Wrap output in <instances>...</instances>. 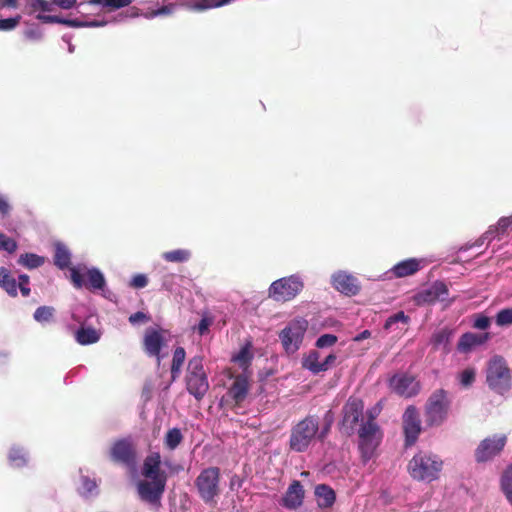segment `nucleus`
I'll return each mask as SVG.
<instances>
[{"label": "nucleus", "instance_id": "nucleus-1", "mask_svg": "<svg viewBox=\"0 0 512 512\" xmlns=\"http://www.w3.org/2000/svg\"><path fill=\"white\" fill-rule=\"evenodd\" d=\"M319 430V418L316 415H307L292 426L289 436V449L296 453L308 450L311 444L317 440Z\"/></svg>", "mask_w": 512, "mask_h": 512}, {"label": "nucleus", "instance_id": "nucleus-2", "mask_svg": "<svg viewBox=\"0 0 512 512\" xmlns=\"http://www.w3.org/2000/svg\"><path fill=\"white\" fill-rule=\"evenodd\" d=\"M443 468V461L434 454L420 451L409 461L407 469L410 476L417 481L432 482L438 479Z\"/></svg>", "mask_w": 512, "mask_h": 512}, {"label": "nucleus", "instance_id": "nucleus-3", "mask_svg": "<svg viewBox=\"0 0 512 512\" xmlns=\"http://www.w3.org/2000/svg\"><path fill=\"white\" fill-rule=\"evenodd\" d=\"M198 497L207 505H216L221 495L220 468L210 466L200 471L194 481Z\"/></svg>", "mask_w": 512, "mask_h": 512}, {"label": "nucleus", "instance_id": "nucleus-4", "mask_svg": "<svg viewBox=\"0 0 512 512\" xmlns=\"http://www.w3.org/2000/svg\"><path fill=\"white\" fill-rule=\"evenodd\" d=\"M451 400L445 389L435 390L427 399L424 407L425 424L428 427H439L448 418Z\"/></svg>", "mask_w": 512, "mask_h": 512}, {"label": "nucleus", "instance_id": "nucleus-5", "mask_svg": "<svg viewBox=\"0 0 512 512\" xmlns=\"http://www.w3.org/2000/svg\"><path fill=\"white\" fill-rule=\"evenodd\" d=\"M186 389L197 401H201L209 390L207 373L204 370L203 357H192L185 374Z\"/></svg>", "mask_w": 512, "mask_h": 512}, {"label": "nucleus", "instance_id": "nucleus-6", "mask_svg": "<svg viewBox=\"0 0 512 512\" xmlns=\"http://www.w3.org/2000/svg\"><path fill=\"white\" fill-rule=\"evenodd\" d=\"M358 431V448L364 462L369 461L382 440V432L375 418L370 414Z\"/></svg>", "mask_w": 512, "mask_h": 512}, {"label": "nucleus", "instance_id": "nucleus-7", "mask_svg": "<svg viewBox=\"0 0 512 512\" xmlns=\"http://www.w3.org/2000/svg\"><path fill=\"white\" fill-rule=\"evenodd\" d=\"M486 382L491 390L500 395L511 389V373L503 357L495 356L489 361Z\"/></svg>", "mask_w": 512, "mask_h": 512}, {"label": "nucleus", "instance_id": "nucleus-8", "mask_svg": "<svg viewBox=\"0 0 512 512\" xmlns=\"http://www.w3.org/2000/svg\"><path fill=\"white\" fill-rule=\"evenodd\" d=\"M304 288V283L299 276L290 275L271 283L268 296L276 302H288L293 300Z\"/></svg>", "mask_w": 512, "mask_h": 512}, {"label": "nucleus", "instance_id": "nucleus-9", "mask_svg": "<svg viewBox=\"0 0 512 512\" xmlns=\"http://www.w3.org/2000/svg\"><path fill=\"white\" fill-rule=\"evenodd\" d=\"M364 403L357 397H349L342 408V420L340 422V430L350 436L364 422Z\"/></svg>", "mask_w": 512, "mask_h": 512}, {"label": "nucleus", "instance_id": "nucleus-10", "mask_svg": "<svg viewBox=\"0 0 512 512\" xmlns=\"http://www.w3.org/2000/svg\"><path fill=\"white\" fill-rule=\"evenodd\" d=\"M506 434H494L480 441L474 451L477 463H486L500 456L507 444Z\"/></svg>", "mask_w": 512, "mask_h": 512}, {"label": "nucleus", "instance_id": "nucleus-11", "mask_svg": "<svg viewBox=\"0 0 512 512\" xmlns=\"http://www.w3.org/2000/svg\"><path fill=\"white\" fill-rule=\"evenodd\" d=\"M307 329L306 320H294L290 322L279 334L282 346L289 354L295 353L303 341Z\"/></svg>", "mask_w": 512, "mask_h": 512}, {"label": "nucleus", "instance_id": "nucleus-12", "mask_svg": "<svg viewBox=\"0 0 512 512\" xmlns=\"http://www.w3.org/2000/svg\"><path fill=\"white\" fill-rule=\"evenodd\" d=\"M70 279L73 286L77 289L85 286L89 290H102L106 281L104 275L97 268H91L82 274L77 268H70Z\"/></svg>", "mask_w": 512, "mask_h": 512}, {"label": "nucleus", "instance_id": "nucleus-13", "mask_svg": "<svg viewBox=\"0 0 512 512\" xmlns=\"http://www.w3.org/2000/svg\"><path fill=\"white\" fill-rule=\"evenodd\" d=\"M389 387L395 394L404 398L416 396L420 391V383L409 373H397L389 379Z\"/></svg>", "mask_w": 512, "mask_h": 512}, {"label": "nucleus", "instance_id": "nucleus-14", "mask_svg": "<svg viewBox=\"0 0 512 512\" xmlns=\"http://www.w3.org/2000/svg\"><path fill=\"white\" fill-rule=\"evenodd\" d=\"M149 479L150 480H143L138 483V494L141 500L145 502L150 504H159L165 491L167 476Z\"/></svg>", "mask_w": 512, "mask_h": 512}, {"label": "nucleus", "instance_id": "nucleus-15", "mask_svg": "<svg viewBox=\"0 0 512 512\" xmlns=\"http://www.w3.org/2000/svg\"><path fill=\"white\" fill-rule=\"evenodd\" d=\"M403 432L405 436V446H413L422 431L421 420L417 408L410 405L403 414Z\"/></svg>", "mask_w": 512, "mask_h": 512}, {"label": "nucleus", "instance_id": "nucleus-16", "mask_svg": "<svg viewBox=\"0 0 512 512\" xmlns=\"http://www.w3.org/2000/svg\"><path fill=\"white\" fill-rule=\"evenodd\" d=\"M448 294V286L443 281L437 280L428 288L419 291L414 299L418 305H432L437 301H444Z\"/></svg>", "mask_w": 512, "mask_h": 512}, {"label": "nucleus", "instance_id": "nucleus-17", "mask_svg": "<svg viewBox=\"0 0 512 512\" xmlns=\"http://www.w3.org/2000/svg\"><path fill=\"white\" fill-rule=\"evenodd\" d=\"M332 285L338 292L346 296H355L361 289L357 278L343 271L333 274Z\"/></svg>", "mask_w": 512, "mask_h": 512}, {"label": "nucleus", "instance_id": "nucleus-18", "mask_svg": "<svg viewBox=\"0 0 512 512\" xmlns=\"http://www.w3.org/2000/svg\"><path fill=\"white\" fill-rule=\"evenodd\" d=\"M165 345L163 330L148 328L143 338V349L150 357H156L160 361V352Z\"/></svg>", "mask_w": 512, "mask_h": 512}, {"label": "nucleus", "instance_id": "nucleus-19", "mask_svg": "<svg viewBox=\"0 0 512 512\" xmlns=\"http://www.w3.org/2000/svg\"><path fill=\"white\" fill-rule=\"evenodd\" d=\"M114 462L132 465L135 461V450L130 441L121 439L116 441L110 450Z\"/></svg>", "mask_w": 512, "mask_h": 512}, {"label": "nucleus", "instance_id": "nucleus-20", "mask_svg": "<svg viewBox=\"0 0 512 512\" xmlns=\"http://www.w3.org/2000/svg\"><path fill=\"white\" fill-rule=\"evenodd\" d=\"M304 488L300 481L293 480L285 492L281 504L287 509L295 510L303 504Z\"/></svg>", "mask_w": 512, "mask_h": 512}, {"label": "nucleus", "instance_id": "nucleus-21", "mask_svg": "<svg viewBox=\"0 0 512 512\" xmlns=\"http://www.w3.org/2000/svg\"><path fill=\"white\" fill-rule=\"evenodd\" d=\"M37 19L40 20L43 23H59L64 24L69 27H99L104 26L106 22H100V21H81L79 19H65L61 18L56 15H44V14H38Z\"/></svg>", "mask_w": 512, "mask_h": 512}, {"label": "nucleus", "instance_id": "nucleus-22", "mask_svg": "<svg viewBox=\"0 0 512 512\" xmlns=\"http://www.w3.org/2000/svg\"><path fill=\"white\" fill-rule=\"evenodd\" d=\"M249 391V382L246 376L237 375L231 387L228 389L227 395L235 402L236 405H240L247 397Z\"/></svg>", "mask_w": 512, "mask_h": 512}, {"label": "nucleus", "instance_id": "nucleus-23", "mask_svg": "<svg viewBox=\"0 0 512 512\" xmlns=\"http://www.w3.org/2000/svg\"><path fill=\"white\" fill-rule=\"evenodd\" d=\"M489 337V333H464L457 343V349L462 353L470 352L474 347L484 344Z\"/></svg>", "mask_w": 512, "mask_h": 512}, {"label": "nucleus", "instance_id": "nucleus-24", "mask_svg": "<svg viewBox=\"0 0 512 512\" xmlns=\"http://www.w3.org/2000/svg\"><path fill=\"white\" fill-rule=\"evenodd\" d=\"M161 455L159 452L149 454L143 463L142 474L146 478H161L167 476L164 471H160Z\"/></svg>", "mask_w": 512, "mask_h": 512}, {"label": "nucleus", "instance_id": "nucleus-25", "mask_svg": "<svg viewBox=\"0 0 512 512\" xmlns=\"http://www.w3.org/2000/svg\"><path fill=\"white\" fill-rule=\"evenodd\" d=\"M420 261L414 258L403 260L392 268V273L397 278L407 277L420 270Z\"/></svg>", "mask_w": 512, "mask_h": 512}, {"label": "nucleus", "instance_id": "nucleus-26", "mask_svg": "<svg viewBox=\"0 0 512 512\" xmlns=\"http://www.w3.org/2000/svg\"><path fill=\"white\" fill-rule=\"evenodd\" d=\"M452 334L453 331L448 327L436 330L430 338V343L433 349L438 350L442 348L445 351V353H448L450 351L449 344L451 341Z\"/></svg>", "mask_w": 512, "mask_h": 512}, {"label": "nucleus", "instance_id": "nucleus-27", "mask_svg": "<svg viewBox=\"0 0 512 512\" xmlns=\"http://www.w3.org/2000/svg\"><path fill=\"white\" fill-rule=\"evenodd\" d=\"M315 495L317 497V503L320 508H330L333 506L336 500V494L334 490L326 484L317 485L315 488Z\"/></svg>", "mask_w": 512, "mask_h": 512}, {"label": "nucleus", "instance_id": "nucleus-28", "mask_svg": "<svg viewBox=\"0 0 512 512\" xmlns=\"http://www.w3.org/2000/svg\"><path fill=\"white\" fill-rule=\"evenodd\" d=\"M0 287L11 297L18 295L17 281L5 267H0Z\"/></svg>", "mask_w": 512, "mask_h": 512}, {"label": "nucleus", "instance_id": "nucleus-29", "mask_svg": "<svg viewBox=\"0 0 512 512\" xmlns=\"http://www.w3.org/2000/svg\"><path fill=\"white\" fill-rule=\"evenodd\" d=\"M75 339L80 345H90L99 341L100 334L93 327L81 326L75 333Z\"/></svg>", "mask_w": 512, "mask_h": 512}, {"label": "nucleus", "instance_id": "nucleus-30", "mask_svg": "<svg viewBox=\"0 0 512 512\" xmlns=\"http://www.w3.org/2000/svg\"><path fill=\"white\" fill-rule=\"evenodd\" d=\"M186 359V351L183 347H176L173 351L171 363V378L175 381L181 374L182 366Z\"/></svg>", "mask_w": 512, "mask_h": 512}, {"label": "nucleus", "instance_id": "nucleus-31", "mask_svg": "<svg viewBox=\"0 0 512 512\" xmlns=\"http://www.w3.org/2000/svg\"><path fill=\"white\" fill-rule=\"evenodd\" d=\"M71 263V254L65 245L57 243L55 245L54 264L60 268H68Z\"/></svg>", "mask_w": 512, "mask_h": 512}, {"label": "nucleus", "instance_id": "nucleus-32", "mask_svg": "<svg viewBox=\"0 0 512 512\" xmlns=\"http://www.w3.org/2000/svg\"><path fill=\"white\" fill-rule=\"evenodd\" d=\"M132 1L133 0H89L88 3L91 5H99L102 9L111 12L129 6Z\"/></svg>", "mask_w": 512, "mask_h": 512}, {"label": "nucleus", "instance_id": "nucleus-33", "mask_svg": "<svg viewBox=\"0 0 512 512\" xmlns=\"http://www.w3.org/2000/svg\"><path fill=\"white\" fill-rule=\"evenodd\" d=\"M321 363L322 361H320V353L317 350H312L303 359L302 366L312 373L318 374L321 372Z\"/></svg>", "mask_w": 512, "mask_h": 512}, {"label": "nucleus", "instance_id": "nucleus-34", "mask_svg": "<svg viewBox=\"0 0 512 512\" xmlns=\"http://www.w3.org/2000/svg\"><path fill=\"white\" fill-rule=\"evenodd\" d=\"M191 252L187 249H176L172 251H167L162 254V258L166 262L172 263H183L190 259Z\"/></svg>", "mask_w": 512, "mask_h": 512}, {"label": "nucleus", "instance_id": "nucleus-35", "mask_svg": "<svg viewBox=\"0 0 512 512\" xmlns=\"http://www.w3.org/2000/svg\"><path fill=\"white\" fill-rule=\"evenodd\" d=\"M183 441V435L179 428L169 429L164 438V444L169 450H175Z\"/></svg>", "mask_w": 512, "mask_h": 512}, {"label": "nucleus", "instance_id": "nucleus-36", "mask_svg": "<svg viewBox=\"0 0 512 512\" xmlns=\"http://www.w3.org/2000/svg\"><path fill=\"white\" fill-rule=\"evenodd\" d=\"M18 263L26 268L34 269L44 264V258L34 253H25L20 255Z\"/></svg>", "mask_w": 512, "mask_h": 512}, {"label": "nucleus", "instance_id": "nucleus-37", "mask_svg": "<svg viewBox=\"0 0 512 512\" xmlns=\"http://www.w3.org/2000/svg\"><path fill=\"white\" fill-rule=\"evenodd\" d=\"M501 489L512 504V464L507 466L501 476Z\"/></svg>", "mask_w": 512, "mask_h": 512}, {"label": "nucleus", "instance_id": "nucleus-38", "mask_svg": "<svg viewBox=\"0 0 512 512\" xmlns=\"http://www.w3.org/2000/svg\"><path fill=\"white\" fill-rule=\"evenodd\" d=\"M8 459L10 464L14 467H23L28 461L25 451L19 447H12L10 449Z\"/></svg>", "mask_w": 512, "mask_h": 512}, {"label": "nucleus", "instance_id": "nucleus-39", "mask_svg": "<svg viewBox=\"0 0 512 512\" xmlns=\"http://www.w3.org/2000/svg\"><path fill=\"white\" fill-rule=\"evenodd\" d=\"M26 9L29 14L50 12L53 10L52 3L47 0H27Z\"/></svg>", "mask_w": 512, "mask_h": 512}, {"label": "nucleus", "instance_id": "nucleus-40", "mask_svg": "<svg viewBox=\"0 0 512 512\" xmlns=\"http://www.w3.org/2000/svg\"><path fill=\"white\" fill-rule=\"evenodd\" d=\"M55 309L52 306H40L34 312V319L37 322H51L54 319Z\"/></svg>", "mask_w": 512, "mask_h": 512}, {"label": "nucleus", "instance_id": "nucleus-41", "mask_svg": "<svg viewBox=\"0 0 512 512\" xmlns=\"http://www.w3.org/2000/svg\"><path fill=\"white\" fill-rule=\"evenodd\" d=\"M409 320L410 318L408 315H406L403 311H399L387 318L384 324V329L391 330L393 329V326L399 322L404 325H408Z\"/></svg>", "mask_w": 512, "mask_h": 512}, {"label": "nucleus", "instance_id": "nucleus-42", "mask_svg": "<svg viewBox=\"0 0 512 512\" xmlns=\"http://www.w3.org/2000/svg\"><path fill=\"white\" fill-rule=\"evenodd\" d=\"M495 322L498 326L512 325V308H505L500 310L496 314Z\"/></svg>", "mask_w": 512, "mask_h": 512}, {"label": "nucleus", "instance_id": "nucleus-43", "mask_svg": "<svg viewBox=\"0 0 512 512\" xmlns=\"http://www.w3.org/2000/svg\"><path fill=\"white\" fill-rule=\"evenodd\" d=\"M510 228H512V216L500 218L496 224L498 240H501L502 237L508 233Z\"/></svg>", "mask_w": 512, "mask_h": 512}, {"label": "nucleus", "instance_id": "nucleus-44", "mask_svg": "<svg viewBox=\"0 0 512 512\" xmlns=\"http://www.w3.org/2000/svg\"><path fill=\"white\" fill-rule=\"evenodd\" d=\"M175 8H176V4L169 3L167 5L161 6L158 9H154V10H151V11L147 12L146 17L147 18H154V17H157V16L170 15V14H172L175 11Z\"/></svg>", "mask_w": 512, "mask_h": 512}, {"label": "nucleus", "instance_id": "nucleus-45", "mask_svg": "<svg viewBox=\"0 0 512 512\" xmlns=\"http://www.w3.org/2000/svg\"><path fill=\"white\" fill-rule=\"evenodd\" d=\"M475 377H476L475 369L474 368H466L459 374L460 384L463 387H469L474 383Z\"/></svg>", "mask_w": 512, "mask_h": 512}, {"label": "nucleus", "instance_id": "nucleus-46", "mask_svg": "<svg viewBox=\"0 0 512 512\" xmlns=\"http://www.w3.org/2000/svg\"><path fill=\"white\" fill-rule=\"evenodd\" d=\"M0 250L14 253L17 250V242L4 233H0Z\"/></svg>", "mask_w": 512, "mask_h": 512}, {"label": "nucleus", "instance_id": "nucleus-47", "mask_svg": "<svg viewBox=\"0 0 512 512\" xmlns=\"http://www.w3.org/2000/svg\"><path fill=\"white\" fill-rule=\"evenodd\" d=\"M214 319L208 314H203L199 324L194 328L200 336L209 332V327L213 324Z\"/></svg>", "mask_w": 512, "mask_h": 512}, {"label": "nucleus", "instance_id": "nucleus-48", "mask_svg": "<svg viewBox=\"0 0 512 512\" xmlns=\"http://www.w3.org/2000/svg\"><path fill=\"white\" fill-rule=\"evenodd\" d=\"M338 338L334 334H323L316 341L317 348L331 347L337 342Z\"/></svg>", "mask_w": 512, "mask_h": 512}, {"label": "nucleus", "instance_id": "nucleus-49", "mask_svg": "<svg viewBox=\"0 0 512 512\" xmlns=\"http://www.w3.org/2000/svg\"><path fill=\"white\" fill-rule=\"evenodd\" d=\"M21 20V16L17 15L16 17H10L6 19H0V30L1 31H10L14 29Z\"/></svg>", "mask_w": 512, "mask_h": 512}, {"label": "nucleus", "instance_id": "nucleus-50", "mask_svg": "<svg viewBox=\"0 0 512 512\" xmlns=\"http://www.w3.org/2000/svg\"><path fill=\"white\" fill-rule=\"evenodd\" d=\"M148 278L145 274H136L130 282V286L135 289H141L147 286Z\"/></svg>", "mask_w": 512, "mask_h": 512}, {"label": "nucleus", "instance_id": "nucleus-51", "mask_svg": "<svg viewBox=\"0 0 512 512\" xmlns=\"http://www.w3.org/2000/svg\"><path fill=\"white\" fill-rule=\"evenodd\" d=\"M252 359V356L248 348L244 347L240 350L237 356L234 358L235 361L239 362L241 366H247Z\"/></svg>", "mask_w": 512, "mask_h": 512}, {"label": "nucleus", "instance_id": "nucleus-52", "mask_svg": "<svg viewBox=\"0 0 512 512\" xmlns=\"http://www.w3.org/2000/svg\"><path fill=\"white\" fill-rule=\"evenodd\" d=\"M490 326V319L487 316L479 315L475 319L474 327L477 329L485 330Z\"/></svg>", "mask_w": 512, "mask_h": 512}, {"label": "nucleus", "instance_id": "nucleus-53", "mask_svg": "<svg viewBox=\"0 0 512 512\" xmlns=\"http://www.w3.org/2000/svg\"><path fill=\"white\" fill-rule=\"evenodd\" d=\"M493 238H498V230H496V225L489 227V229L479 239V244H482L485 240L491 241Z\"/></svg>", "mask_w": 512, "mask_h": 512}, {"label": "nucleus", "instance_id": "nucleus-54", "mask_svg": "<svg viewBox=\"0 0 512 512\" xmlns=\"http://www.w3.org/2000/svg\"><path fill=\"white\" fill-rule=\"evenodd\" d=\"M336 361V355L334 353H330L325 357V359L321 363V372L327 371L331 368Z\"/></svg>", "mask_w": 512, "mask_h": 512}, {"label": "nucleus", "instance_id": "nucleus-55", "mask_svg": "<svg viewBox=\"0 0 512 512\" xmlns=\"http://www.w3.org/2000/svg\"><path fill=\"white\" fill-rule=\"evenodd\" d=\"M148 320H149V317L141 311H138V312L130 315V317H129V322L131 324H137L139 322H147Z\"/></svg>", "mask_w": 512, "mask_h": 512}, {"label": "nucleus", "instance_id": "nucleus-56", "mask_svg": "<svg viewBox=\"0 0 512 512\" xmlns=\"http://www.w3.org/2000/svg\"><path fill=\"white\" fill-rule=\"evenodd\" d=\"M77 0H53L52 5L55 4L61 9H71L75 6Z\"/></svg>", "mask_w": 512, "mask_h": 512}, {"label": "nucleus", "instance_id": "nucleus-57", "mask_svg": "<svg viewBox=\"0 0 512 512\" xmlns=\"http://www.w3.org/2000/svg\"><path fill=\"white\" fill-rule=\"evenodd\" d=\"M330 423H324L322 427L319 426L317 440L324 441L330 432Z\"/></svg>", "mask_w": 512, "mask_h": 512}, {"label": "nucleus", "instance_id": "nucleus-58", "mask_svg": "<svg viewBox=\"0 0 512 512\" xmlns=\"http://www.w3.org/2000/svg\"><path fill=\"white\" fill-rule=\"evenodd\" d=\"M10 212V205L8 201L0 195V214L2 216L8 215Z\"/></svg>", "mask_w": 512, "mask_h": 512}, {"label": "nucleus", "instance_id": "nucleus-59", "mask_svg": "<svg viewBox=\"0 0 512 512\" xmlns=\"http://www.w3.org/2000/svg\"><path fill=\"white\" fill-rule=\"evenodd\" d=\"M83 486L87 492H92L96 488V482L85 477L83 478Z\"/></svg>", "mask_w": 512, "mask_h": 512}, {"label": "nucleus", "instance_id": "nucleus-60", "mask_svg": "<svg viewBox=\"0 0 512 512\" xmlns=\"http://www.w3.org/2000/svg\"><path fill=\"white\" fill-rule=\"evenodd\" d=\"M19 0H0V8H17Z\"/></svg>", "mask_w": 512, "mask_h": 512}, {"label": "nucleus", "instance_id": "nucleus-61", "mask_svg": "<svg viewBox=\"0 0 512 512\" xmlns=\"http://www.w3.org/2000/svg\"><path fill=\"white\" fill-rule=\"evenodd\" d=\"M371 336V332L369 330H364L361 333H359L357 336L354 337V341L359 342L364 339H367Z\"/></svg>", "mask_w": 512, "mask_h": 512}, {"label": "nucleus", "instance_id": "nucleus-62", "mask_svg": "<svg viewBox=\"0 0 512 512\" xmlns=\"http://www.w3.org/2000/svg\"><path fill=\"white\" fill-rule=\"evenodd\" d=\"M19 282L17 283L18 288L22 286H28L29 285V276L26 274H21L19 276Z\"/></svg>", "mask_w": 512, "mask_h": 512}, {"label": "nucleus", "instance_id": "nucleus-63", "mask_svg": "<svg viewBox=\"0 0 512 512\" xmlns=\"http://www.w3.org/2000/svg\"><path fill=\"white\" fill-rule=\"evenodd\" d=\"M19 289H20L21 294H22L24 297H27V296H29V295H30V291H31V290H30L29 286H22V285H21V287H20Z\"/></svg>", "mask_w": 512, "mask_h": 512}, {"label": "nucleus", "instance_id": "nucleus-64", "mask_svg": "<svg viewBox=\"0 0 512 512\" xmlns=\"http://www.w3.org/2000/svg\"><path fill=\"white\" fill-rule=\"evenodd\" d=\"M324 422H325V423H330V426L332 425V423H333V417H332V413H331V411H330V410L325 414Z\"/></svg>", "mask_w": 512, "mask_h": 512}]
</instances>
